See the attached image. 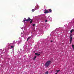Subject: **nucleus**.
I'll return each mask as SVG.
<instances>
[{"mask_svg": "<svg viewBox=\"0 0 74 74\" xmlns=\"http://www.w3.org/2000/svg\"><path fill=\"white\" fill-rule=\"evenodd\" d=\"M45 74H48V72L47 71L45 73Z\"/></svg>", "mask_w": 74, "mask_h": 74, "instance_id": "9d476101", "label": "nucleus"}, {"mask_svg": "<svg viewBox=\"0 0 74 74\" xmlns=\"http://www.w3.org/2000/svg\"><path fill=\"white\" fill-rule=\"evenodd\" d=\"M49 12L48 10H46L44 12V13H45V14H47V13H49Z\"/></svg>", "mask_w": 74, "mask_h": 74, "instance_id": "20e7f679", "label": "nucleus"}, {"mask_svg": "<svg viewBox=\"0 0 74 74\" xmlns=\"http://www.w3.org/2000/svg\"><path fill=\"white\" fill-rule=\"evenodd\" d=\"M31 20V19L30 17H28V19L26 20H23V22H25V21H26L27 22H29Z\"/></svg>", "mask_w": 74, "mask_h": 74, "instance_id": "f03ea898", "label": "nucleus"}, {"mask_svg": "<svg viewBox=\"0 0 74 74\" xmlns=\"http://www.w3.org/2000/svg\"><path fill=\"white\" fill-rule=\"evenodd\" d=\"M56 71H57V73H58V72H59L60 71V70H56Z\"/></svg>", "mask_w": 74, "mask_h": 74, "instance_id": "6e6552de", "label": "nucleus"}, {"mask_svg": "<svg viewBox=\"0 0 74 74\" xmlns=\"http://www.w3.org/2000/svg\"><path fill=\"white\" fill-rule=\"evenodd\" d=\"M47 20H45V22H47Z\"/></svg>", "mask_w": 74, "mask_h": 74, "instance_id": "f3484780", "label": "nucleus"}, {"mask_svg": "<svg viewBox=\"0 0 74 74\" xmlns=\"http://www.w3.org/2000/svg\"><path fill=\"white\" fill-rule=\"evenodd\" d=\"M51 64V61H47V62L46 63L45 66L47 67H48L49 66V64Z\"/></svg>", "mask_w": 74, "mask_h": 74, "instance_id": "f257e3e1", "label": "nucleus"}, {"mask_svg": "<svg viewBox=\"0 0 74 74\" xmlns=\"http://www.w3.org/2000/svg\"><path fill=\"white\" fill-rule=\"evenodd\" d=\"M13 47H14V46H11V48H12Z\"/></svg>", "mask_w": 74, "mask_h": 74, "instance_id": "2eb2a0df", "label": "nucleus"}, {"mask_svg": "<svg viewBox=\"0 0 74 74\" xmlns=\"http://www.w3.org/2000/svg\"><path fill=\"white\" fill-rule=\"evenodd\" d=\"M72 47L73 48V49H74V45H72Z\"/></svg>", "mask_w": 74, "mask_h": 74, "instance_id": "f8f14e48", "label": "nucleus"}, {"mask_svg": "<svg viewBox=\"0 0 74 74\" xmlns=\"http://www.w3.org/2000/svg\"><path fill=\"white\" fill-rule=\"evenodd\" d=\"M72 35L71 34L70 35V43L71 42V41H72V40L73 39V38H72Z\"/></svg>", "mask_w": 74, "mask_h": 74, "instance_id": "7ed1b4c3", "label": "nucleus"}, {"mask_svg": "<svg viewBox=\"0 0 74 74\" xmlns=\"http://www.w3.org/2000/svg\"><path fill=\"white\" fill-rule=\"evenodd\" d=\"M32 37L31 36H29L28 38L29 40Z\"/></svg>", "mask_w": 74, "mask_h": 74, "instance_id": "9b49d317", "label": "nucleus"}, {"mask_svg": "<svg viewBox=\"0 0 74 74\" xmlns=\"http://www.w3.org/2000/svg\"><path fill=\"white\" fill-rule=\"evenodd\" d=\"M35 55H37V56H39V55H40V54H38L37 53H36Z\"/></svg>", "mask_w": 74, "mask_h": 74, "instance_id": "423d86ee", "label": "nucleus"}, {"mask_svg": "<svg viewBox=\"0 0 74 74\" xmlns=\"http://www.w3.org/2000/svg\"><path fill=\"white\" fill-rule=\"evenodd\" d=\"M29 40V39L28 38H27V41H28Z\"/></svg>", "mask_w": 74, "mask_h": 74, "instance_id": "6ab92c4d", "label": "nucleus"}, {"mask_svg": "<svg viewBox=\"0 0 74 74\" xmlns=\"http://www.w3.org/2000/svg\"><path fill=\"white\" fill-rule=\"evenodd\" d=\"M24 19H26V18H25Z\"/></svg>", "mask_w": 74, "mask_h": 74, "instance_id": "412c9836", "label": "nucleus"}, {"mask_svg": "<svg viewBox=\"0 0 74 74\" xmlns=\"http://www.w3.org/2000/svg\"><path fill=\"white\" fill-rule=\"evenodd\" d=\"M74 31V29H72L70 31V32L72 33H73V32Z\"/></svg>", "mask_w": 74, "mask_h": 74, "instance_id": "0eeeda50", "label": "nucleus"}, {"mask_svg": "<svg viewBox=\"0 0 74 74\" xmlns=\"http://www.w3.org/2000/svg\"><path fill=\"white\" fill-rule=\"evenodd\" d=\"M30 21H33V19H31Z\"/></svg>", "mask_w": 74, "mask_h": 74, "instance_id": "a211bd4d", "label": "nucleus"}, {"mask_svg": "<svg viewBox=\"0 0 74 74\" xmlns=\"http://www.w3.org/2000/svg\"><path fill=\"white\" fill-rule=\"evenodd\" d=\"M35 10V9L32 10V12H34V11Z\"/></svg>", "mask_w": 74, "mask_h": 74, "instance_id": "ddd939ff", "label": "nucleus"}, {"mask_svg": "<svg viewBox=\"0 0 74 74\" xmlns=\"http://www.w3.org/2000/svg\"><path fill=\"white\" fill-rule=\"evenodd\" d=\"M34 26H35V24H34L33 25V27H34Z\"/></svg>", "mask_w": 74, "mask_h": 74, "instance_id": "dca6fc26", "label": "nucleus"}, {"mask_svg": "<svg viewBox=\"0 0 74 74\" xmlns=\"http://www.w3.org/2000/svg\"><path fill=\"white\" fill-rule=\"evenodd\" d=\"M36 58H37V57L36 56H35L34 58L33 59V60H35L36 59Z\"/></svg>", "mask_w": 74, "mask_h": 74, "instance_id": "1a4fd4ad", "label": "nucleus"}, {"mask_svg": "<svg viewBox=\"0 0 74 74\" xmlns=\"http://www.w3.org/2000/svg\"><path fill=\"white\" fill-rule=\"evenodd\" d=\"M32 22H33V21H30V23H32Z\"/></svg>", "mask_w": 74, "mask_h": 74, "instance_id": "4468645a", "label": "nucleus"}, {"mask_svg": "<svg viewBox=\"0 0 74 74\" xmlns=\"http://www.w3.org/2000/svg\"><path fill=\"white\" fill-rule=\"evenodd\" d=\"M51 42H53V40H51Z\"/></svg>", "mask_w": 74, "mask_h": 74, "instance_id": "aec40b11", "label": "nucleus"}, {"mask_svg": "<svg viewBox=\"0 0 74 74\" xmlns=\"http://www.w3.org/2000/svg\"><path fill=\"white\" fill-rule=\"evenodd\" d=\"M48 11H49V12H50V13H52V10L51 9H50L48 10Z\"/></svg>", "mask_w": 74, "mask_h": 74, "instance_id": "39448f33", "label": "nucleus"}]
</instances>
